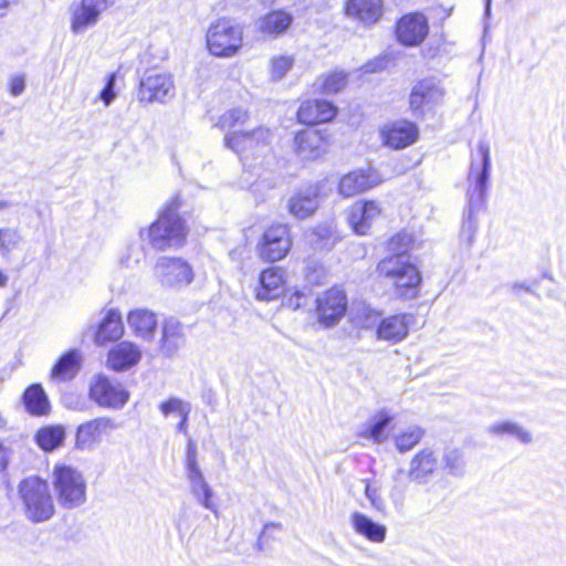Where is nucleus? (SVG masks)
I'll return each instance as SVG.
<instances>
[{"label": "nucleus", "mask_w": 566, "mask_h": 566, "mask_svg": "<svg viewBox=\"0 0 566 566\" xmlns=\"http://www.w3.org/2000/svg\"><path fill=\"white\" fill-rule=\"evenodd\" d=\"M491 170V149L486 140H479L471 153V164L468 172V209L464 213L460 240L470 245L478 230V212L483 208Z\"/></svg>", "instance_id": "nucleus-1"}, {"label": "nucleus", "mask_w": 566, "mask_h": 566, "mask_svg": "<svg viewBox=\"0 0 566 566\" xmlns=\"http://www.w3.org/2000/svg\"><path fill=\"white\" fill-rule=\"evenodd\" d=\"M179 208L180 201L178 197L169 200L158 219L147 229H140V239L145 240L147 238L149 244L160 251L182 245L188 230L184 220L178 214Z\"/></svg>", "instance_id": "nucleus-2"}, {"label": "nucleus", "mask_w": 566, "mask_h": 566, "mask_svg": "<svg viewBox=\"0 0 566 566\" xmlns=\"http://www.w3.org/2000/svg\"><path fill=\"white\" fill-rule=\"evenodd\" d=\"M18 496L24 517L32 523H44L55 514V504L49 483L35 475L23 479Z\"/></svg>", "instance_id": "nucleus-3"}, {"label": "nucleus", "mask_w": 566, "mask_h": 566, "mask_svg": "<svg viewBox=\"0 0 566 566\" xmlns=\"http://www.w3.org/2000/svg\"><path fill=\"white\" fill-rule=\"evenodd\" d=\"M378 273L387 279L401 297H415L421 275L408 255H390L377 265Z\"/></svg>", "instance_id": "nucleus-4"}, {"label": "nucleus", "mask_w": 566, "mask_h": 566, "mask_svg": "<svg viewBox=\"0 0 566 566\" xmlns=\"http://www.w3.org/2000/svg\"><path fill=\"white\" fill-rule=\"evenodd\" d=\"M52 484L61 507L73 510L86 502V480L84 474L71 465H55Z\"/></svg>", "instance_id": "nucleus-5"}, {"label": "nucleus", "mask_w": 566, "mask_h": 566, "mask_svg": "<svg viewBox=\"0 0 566 566\" xmlns=\"http://www.w3.org/2000/svg\"><path fill=\"white\" fill-rule=\"evenodd\" d=\"M206 44L213 56L233 57L243 46V28L234 20L218 19L207 30Z\"/></svg>", "instance_id": "nucleus-6"}, {"label": "nucleus", "mask_w": 566, "mask_h": 566, "mask_svg": "<svg viewBox=\"0 0 566 566\" xmlns=\"http://www.w3.org/2000/svg\"><path fill=\"white\" fill-rule=\"evenodd\" d=\"M186 478L189 490L195 500L205 509L218 515V506L213 502V491L206 481L198 464L197 446L192 439H188L186 452Z\"/></svg>", "instance_id": "nucleus-7"}, {"label": "nucleus", "mask_w": 566, "mask_h": 566, "mask_svg": "<svg viewBox=\"0 0 566 566\" xmlns=\"http://www.w3.org/2000/svg\"><path fill=\"white\" fill-rule=\"evenodd\" d=\"M91 400L102 408L122 409L129 400V392L117 380L104 374H97L90 381Z\"/></svg>", "instance_id": "nucleus-8"}, {"label": "nucleus", "mask_w": 566, "mask_h": 566, "mask_svg": "<svg viewBox=\"0 0 566 566\" xmlns=\"http://www.w3.org/2000/svg\"><path fill=\"white\" fill-rule=\"evenodd\" d=\"M117 429V422L105 416L85 421L76 429L75 448L81 451H92L103 438L109 437Z\"/></svg>", "instance_id": "nucleus-9"}, {"label": "nucleus", "mask_w": 566, "mask_h": 566, "mask_svg": "<svg viewBox=\"0 0 566 566\" xmlns=\"http://www.w3.org/2000/svg\"><path fill=\"white\" fill-rule=\"evenodd\" d=\"M175 95L172 76L166 72L147 71L140 80L138 99L146 103H165Z\"/></svg>", "instance_id": "nucleus-10"}, {"label": "nucleus", "mask_w": 566, "mask_h": 566, "mask_svg": "<svg viewBox=\"0 0 566 566\" xmlns=\"http://www.w3.org/2000/svg\"><path fill=\"white\" fill-rule=\"evenodd\" d=\"M331 147L326 133L318 129H303L296 133L293 150L301 161H315L324 157Z\"/></svg>", "instance_id": "nucleus-11"}, {"label": "nucleus", "mask_w": 566, "mask_h": 566, "mask_svg": "<svg viewBox=\"0 0 566 566\" xmlns=\"http://www.w3.org/2000/svg\"><path fill=\"white\" fill-rule=\"evenodd\" d=\"M446 91L440 81L430 77L418 82L409 96V105L415 114L423 115L443 103Z\"/></svg>", "instance_id": "nucleus-12"}, {"label": "nucleus", "mask_w": 566, "mask_h": 566, "mask_svg": "<svg viewBox=\"0 0 566 566\" xmlns=\"http://www.w3.org/2000/svg\"><path fill=\"white\" fill-rule=\"evenodd\" d=\"M155 275L161 285L180 287L191 283L192 269L181 259L161 256L155 265Z\"/></svg>", "instance_id": "nucleus-13"}, {"label": "nucleus", "mask_w": 566, "mask_h": 566, "mask_svg": "<svg viewBox=\"0 0 566 566\" xmlns=\"http://www.w3.org/2000/svg\"><path fill=\"white\" fill-rule=\"evenodd\" d=\"M326 182L323 179L297 190L289 200V212L297 219L311 217L318 208V199Z\"/></svg>", "instance_id": "nucleus-14"}, {"label": "nucleus", "mask_w": 566, "mask_h": 566, "mask_svg": "<svg viewBox=\"0 0 566 566\" xmlns=\"http://www.w3.org/2000/svg\"><path fill=\"white\" fill-rule=\"evenodd\" d=\"M317 317L326 326L337 324L347 311V300L344 291L331 289L316 298Z\"/></svg>", "instance_id": "nucleus-15"}, {"label": "nucleus", "mask_w": 566, "mask_h": 566, "mask_svg": "<svg viewBox=\"0 0 566 566\" xmlns=\"http://www.w3.org/2000/svg\"><path fill=\"white\" fill-rule=\"evenodd\" d=\"M291 238L287 226H271L263 234L260 254L268 261L275 262L283 259L291 249Z\"/></svg>", "instance_id": "nucleus-16"}, {"label": "nucleus", "mask_w": 566, "mask_h": 566, "mask_svg": "<svg viewBox=\"0 0 566 566\" xmlns=\"http://www.w3.org/2000/svg\"><path fill=\"white\" fill-rule=\"evenodd\" d=\"M381 208L374 200H358L347 210V221L356 234H368L374 222L380 217Z\"/></svg>", "instance_id": "nucleus-17"}, {"label": "nucleus", "mask_w": 566, "mask_h": 566, "mask_svg": "<svg viewBox=\"0 0 566 566\" xmlns=\"http://www.w3.org/2000/svg\"><path fill=\"white\" fill-rule=\"evenodd\" d=\"M344 14L347 19L369 28L382 17V0H345Z\"/></svg>", "instance_id": "nucleus-18"}, {"label": "nucleus", "mask_w": 566, "mask_h": 566, "mask_svg": "<svg viewBox=\"0 0 566 566\" xmlns=\"http://www.w3.org/2000/svg\"><path fill=\"white\" fill-rule=\"evenodd\" d=\"M428 31V19L420 12L405 14L396 28L398 41L408 46L420 44L426 39Z\"/></svg>", "instance_id": "nucleus-19"}, {"label": "nucleus", "mask_w": 566, "mask_h": 566, "mask_svg": "<svg viewBox=\"0 0 566 566\" xmlns=\"http://www.w3.org/2000/svg\"><path fill=\"white\" fill-rule=\"evenodd\" d=\"M379 134L384 145L392 149H402L417 140L418 128L411 122L396 120L385 124Z\"/></svg>", "instance_id": "nucleus-20"}, {"label": "nucleus", "mask_w": 566, "mask_h": 566, "mask_svg": "<svg viewBox=\"0 0 566 566\" xmlns=\"http://www.w3.org/2000/svg\"><path fill=\"white\" fill-rule=\"evenodd\" d=\"M126 324L134 337L148 343L155 339L158 328V316L151 310L136 307L127 313Z\"/></svg>", "instance_id": "nucleus-21"}, {"label": "nucleus", "mask_w": 566, "mask_h": 566, "mask_svg": "<svg viewBox=\"0 0 566 566\" xmlns=\"http://www.w3.org/2000/svg\"><path fill=\"white\" fill-rule=\"evenodd\" d=\"M382 179L377 170L358 169L343 176L338 182V192L345 198L353 197L381 184Z\"/></svg>", "instance_id": "nucleus-22"}, {"label": "nucleus", "mask_w": 566, "mask_h": 566, "mask_svg": "<svg viewBox=\"0 0 566 566\" xmlns=\"http://www.w3.org/2000/svg\"><path fill=\"white\" fill-rule=\"evenodd\" d=\"M142 356V348L138 344L122 340L108 350L106 367L114 371H125L135 367L140 361Z\"/></svg>", "instance_id": "nucleus-23"}, {"label": "nucleus", "mask_w": 566, "mask_h": 566, "mask_svg": "<svg viewBox=\"0 0 566 566\" xmlns=\"http://www.w3.org/2000/svg\"><path fill=\"white\" fill-rule=\"evenodd\" d=\"M108 7V0H82L81 4L72 10L71 29L74 33H82L97 23L99 14Z\"/></svg>", "instance_id": "nucleus-24"}, {"label": "nucleus", "mask_w": 566, "mask_h": 566, "mask_svg": "<svg viewBox=\"0 0 566 566\" xmlns=\"http://www.w3.org/2000/svg\"><path fill=\"white\" fill-rule=\"evenodd\" d=\"M410 316L408 314H394L381 317L377 325L375 336L377 340L397 344L403 340L409 333Z\"/></svg>", "instance_id": "nucleus-25"}, {"label": "nucleus", "mask_w": 566, "mask_h": 566, "mask_svg": "<svg viewBox=\"0 0 566 566\" xmlns=\"http://www.w3.org/2000/svg\"><path fill=\"white\" fill-rule=\"evenodd\" d=\"M286 273L281 268H269L260 273L259 284L255 287V297L259 301H272L280 297L285 291Z\"/></svg>", "instance_id": "nucleus-26"}, {"label": "nucleus", "mask_w": 566, "mask_h": 566, "mask_svg": "<svg viewBox=\"0 0 566 566\" xmlns=\"http://www.w3.org/2000/svg\"><path fill=\"white\" fill-rule=\"evenodd\" d=\"M185 344L186 336L180 322L174 317L166 318L161 324V334L158 342L160 353L165 357H174Z\"/></svg>", "instance_id": "nucleus-27"}, {"label": "nucleus", "mask_w": 566, "mask_h": 566, "mask_svg": "<svg viewBox=\"0 0 566 566\" xmlns=\"http://www.w3.org/2000/svg\"><path fill=\"white\" fill-rule=\"evenodd\" d=\"M336 113L337 108L333 103L324 99H310L301 104L297 118L303 124L315 125L332 120Z\"/></svg>", "instance_id": "nucleus-28"}, {"label": "nucleus", "mask_w": 566, "mask_h": 566, "mask_svg": "<svg viewBox=\"0 0 566 566\" xmlns=\"http://www.w3.org/2000/svg\"><path fill=\"white\" fill-rule=\"evenodd\" d=\"M354 532L370 543H384L387 535L386 525L375 522L361 512H354L349 517Z\"/></svg>", "instance_id": "nucleus-29"}, {"label": "nucleus", "mask_w": 566, "mask_h": 566, "mask_svg": "<svg viewBox=\"0 0 566 566\" xmlns=\"http://www.w3.org/2000/svg\"><path fill=\"white\" fill-rule=\"evenodd\" d=\"M124 335L122 314L116 308L106 312L95 335V343L99 346L108 342H116Z\"/></svg>", "instance_id": "nucleus-30"}, {"label": "nucleus", "mask_w": 566, "mask_h": 566, "mask_svg": "<svg viewBox=\"0 0 566 566\" xmlns=\"http://www.w3.org/2000/svg\"><path fill=\"white\" fill-rule=\"evenodd\" d=\"M81 365V353L76 349H71L62 355L52 367L50 378L56 382L72 380L78 374Z\"/></svg>", "instance_id": "nucleus-31"}, {"label": "nucleus", "mask_w": 566, "mask_h": 566, "mask_svg": "<svg viewBox=\"0 0 566 566\" xmlns=\"http://www.w3.org/2000/svg\"><path fill=\"white\" fill-rule=\"evenodd\" d=\"M438 467V460L430 449H422L410 461L409 478L419 483H424L433 474Z\"/></svg>", "instance_id": "nucleus-32"}, {"label": "nucleus", "mask_w": 566, "mask_h": 566, "mask_svg": "<svg viewBox=\"0 0 566 566\" xmlns=\"http://www.w3.org/2000/svg\"><path fill=\"white\" fill-rule=\"evenodd\" d=\"M293 17L283 10H274L260 18L256 22L258 31L268 36H280L290 28Z\"/></svg>", "instance_id": "nucleus-33"}, {"label": "nucleus", "mask_w": 566, "mask_h": 566, "mask_svg": "<svg viewBox=\"0 0 566 566\" xmlns=\"http://www.w3.org/2000/svg\"><path fill=\"white\" fill-rule=\"evenodd\" d=\"M350 323L360 329L376 332L381 314L365 302H354L348 308Z\"/></svg>", "instance_id": "nucleus-34"}, {"label": "nucleus", "mask_w": 566, "mask_h": 566, "mask_svg": "<svg viewBox=\"0 0 566 566\" xmlns=\"http://www.w3.org/2000/svg\"><path fill=\"white\" fill-rule=\"evenodd\" d=\"M23 405L32 416H45L50 412L49 398L40 384L29 386L22 397Z\"/></svg>", "instance_id": "nucleus-35"}, {"label": "nucleus", "mask_w": 566, "mask_h": 566, "mask_svg": "<svg viewBox=\"0 0 566 566\" xmlns=\"http://www.w3.org/2000/svg\"><path fill=\"white\" fill-rule=\"evenodd\" d=\"M348 74L343 70H333L316 78L313 88L317 93L331 95L343 91L347 85Z\"/></svg>", "instance_id": "nucleus-36"}, {"label": "nucleus", "mask_w": 566, "mask_h": 566, "mask_svg": "<svg viewBox=\"0 0 566 566\" xmlns=\"http://www.w3.org/2000/svg\"><path fill=\"white\" fill-rule=\"evenodd\" d=\"M488 432L495 437H513L524 444H528L533 440L532 433L525 427L512 420L494 422L489 426Z\"/></svg>", "instance_id": "nucleus-37"}, {"label": "nucleus", "mask_w": 566, "mask_h": 566, "mask_svg": "<svg viewBox=\"0 0 566 566\" xmlns=\"http://www.w3.org/2000/svg\"><path fill=\"white\" fill-rule=\"evenodd\" d=\"M392 419L394 417L390 415L388 410H380L370 419V421L361 432V436L364 438L371 439L377 443L384 442L388 437L387 428L392 421Z\"/></svg>", "instance_id": "nucleus-38"}, {"label": "nucleus", "mask_w": 566, "mask_h": 566, "mask_svg": "<svg viewBox=\"0 0 566 566\" xmlns=\"http://www.w3.org/2000/svg\"><path fill=\"white\" fill-rule=\"evenodd\" d=\"M295 57L293 54H273L268 62V75L271 82H281L294 67Z\"/></svg>", "instance_id": "nucleus-39"}, {"label": "nucleus", "mask_w": 566, "mask_h": 566, "mask_svg": "<svg viewBox=\"0 0 566 566\" xmlns=\"http://www.w3.org/2000/svg\"><path fill=\"white\" fill-rule=\"evenodd\" d=\"M65 439V429L63 426H46L41 428L35 436L38 446L46 452L61 447Z\"/></svg>", "instance_id": "nucleus-40"}, {"label": "nucleus", "mask_w": 566, "mask_h": 566, "mask_svg": "<svg viewBox=\"0 0 566 566\" xmlns=\"http://www.w3.org/2000/svg\"><path fill=\"white\" fill-rule=\"evenodd\" d=\"M249 118V113L245 108L239 106L224 112L216 122L214 126L220 130L229 133L237 130L235 128L243 125Z\"/></svg>", "instance_id": "nucleus-41"}, {"label": "nucleus", "mask_w": 566, "mask_h": 566, "mask_svg": "<svg viewBox=\"0 0 566 566\" xmlns=\"http://www.w3.org/2000/svg\"><path fill=\"white\" fill-rule=\"evenodd\" d=\"M423 437V430L418 426H410L395 436V446L399 452H407L416 447Z\"/></svg>", "instance_id": "nucleus-42"}, {"label": "nucleus", "mask_w": 566, "mask_h": 566, "mask_svg": "<svg viewBox=\"0 0 566 566\" xmlns=\"http://www.w3.org/2000/svg\"><path fill=\"white\" fill-rule=\"evenodd\" d=\"M365 486V496L370 503V506L378 513L385 514L387 505L381 495V485L376 480H363Z\"/></svg>", "instance_id": "nucleus-43"}, {"label": "nucleus", "mask_w": 566, "mask_h": 566, "mask_svg": "<svg viewBox=\"0 0 566 566\" xmlns=\"http://www.w3.org/2000/svg\"><path fill=\"white\" fill-rule=\"evenodd\" d=\"M394 484L389 492V497L392 504L400 509L405 501V493L408 486L407 475L403 470H397L392 475Z\"/></svg>", "instance_id": "nucleus-44"}, {"label": "nucleus", "mask_w": 566, "mask_h": 566, "mask_svg": "<svg viewBox=\"0 0 566 566\" xmlns=\"http://www.w3.org/2000/svg\"><path fill=\"white\" fill-rule=\"evenodd\" d=\"M250 137H248L247 132L233 130L226 133L223 138L224 147L234 151L238 155H242L249 151L248 142Z\"/></svg>", "instance_id": "nucleus-45"}, {"label": "nucleus", "mask_w": 566, "mask_h": 566, "mask_svg": "<svg viewBox=\"0 0 566 566\" xmlns=\"http://www.w3.org/2000/svg\"><path fill=\"white\" fill-rule=\"evenodd\" d=\"M22 241L20 233L10 228L0 229V254L7 258Z\"/></svg>", "instance_id": "nucleus-46"}, {"label": "nucleus", "mask_w": 566, "mask_h": 566, "mask_svg": "<svg viewBox=\"0 0 566 566\" xmlns=\"http://www.w3.org/2000/svg\"><path fill=\"white\" fill-rule=\"evenodd\" d=\"M146 252L144 247L138 242H133L126 245L120 255V263L126 268H134L139 264L145 258Z\"/></svg>", "instance_id": "nucleus-47"}, {"label": "nucleus", "mask_w": 566, "mask_h": 566, "mask_svg": "<svg viewBox=\"0 0 566 566\" xmlns=\"http://www.w3.org/2000/svg\"><path fill=\"white\" fill-rule=\"evenodd\" d=\"M333 234L334 228L332 223L319 224L308 233V241L313 245L325 248L329 244Z\"/></svg>", "instance_id": "nucleus-48"}, {"label": "nucleus", "mask_w": 566, "mask_h": 566, "mask_svg": "<svg viewBox=\"0 0 566 566\" xmlns=\"http://www.w3.org/2000/svg\"><path fill=\"white\" fill-rule=\"evenodd\" d=\"M413 239L407 232H399L390 238L388 250L392 255H407V251L412 247Z\"/></svg>", "instance_id": "nucleus-49"}, {"label": "nucleus", "mask_w": 566, "mask_h": 566, "mask_svg": "<svg viewBox=\"0 0 566 566\" xmlns=\"http://www.w3.org/2000/svg\"><path fill=\"white\" fill-rule=\"evenodd\" d=\"M247 133L248 137H250V140L248 142L249 151H252L260 146L269 145L273 138L272 132L265 127H258Z\"/></svg>", "instance_id": "nucleus-50"}, {"label": "nucleus", "mask_w": 566, "mask_h": 566, "mask_svg": "<svg viewBox=\"0 0 566 566\" xmlns=\"http://www.w3.org/2000/svg\"><path fill=\"white\" fill-rule=\"evenodd\" d=\"M444 467L450 474L460 475L463 473L464 461L462 453L457 449L448 450L443 457Z\"/></svg>", "instance_id": "nucleus-51"}, {"label": "nucleus", "mask_w": 566, "mask_h": 566, "mask_svg": "<svg viewBox=\"0 0 566 566\" xmlns=\"http://www.w3.org/2000/svg\"><path fill=\"white\" fill-rule=\"evenodd\" d=\"M6 86L12 97L21 96L27 88V74L24 72L11 73L7 78Z\"/></svg>", "instance_id": "nucleus-52"}, {"label": "nucleus", "mask_w": 566, "mask_h": 566, "mask_svg": "<svg viewBox=\"0 0 566 566\" xmlns=\"http://www.w3.org/2000/svg\"><path fill=\"white\" fill-rule=\"evenodd\" d=\"M308 290L289 289L284 291V305L291 310L302 307L308 298Z\"/></svg>", "instance_id": "nucleus-53"}, {"label": "nucleus", "mask_w": 566, "mask_h": 566, "mask_svg": "<svg viewBox=\"0 0 566 566\" xmlns=\"http://www.w3.org/2000/svg\"><path fill=\"white\" fill-rule=\"evenodd\" d=\"M160 411L164 416L176 413L179 416H188L190 412V405L178 398H171L160 403Z\"/></svg>", "instance_id": "nucleus-54"}, {"label": "nucleus", "mask_w": 566, "mask_h": 566, "mask_svg": "<svg viewBox=\"0 0 566 566\" xmlns=\"http://www.w3.org/2000/svg\"><path fill=\"white\" fill-rule=\"evenodd\" d=\"M115 74H111L107 78V83L105 87L102 90L99 97L104 102L105 106H109L112 102L115 99Z\"/></svg>", "instance_id": "nucleus-55"}, {"label": "nucleus", "mask_w": 566, "mask_h": 566, "mask_svg": "<svg viewBox=\"0 0 566 566\" xmlns=\"http://www.w3.org/2000/svg\"><path fill=\"white\" fill-rule=\"evenodd\" d=\"M281 530L282 525L280 523L271 522L265 524L260 534L259 542L262 543L270 538H273L275 534L279 533Z\"/></svg>", "instance_id": "nucleus-56"}, {"label": "nucleus", "mask_w": 566, "mask_h": 566, "mask_svg": "<svg viewBox=\"0 0 566 566\" xmlns=\"http://www.w3.org/2000/svg\"><path fill=\"white\" fill-rule=\"evenodd\" d=\"M11 454V449L3 441H0V471L7 469Z\"/></svg>", "instance_id": "nucleus-57"}, {"label": "nucleus", "mask_w": 566, "mask_h": 566, "mask_svg": "<svg viewBox=\"0 0 566 566\" xmlns=\"http://www.w3.org/2000/svg\"><path fill=\"white\" fill-rule=\"evenodd\" d=\"M180 421L177 426V430L184 433H187V420L188 416H179Z\"/></svg>", "instance_id": "nucleus-58"}, {"label": "nucleus", "mask_w": 566, "mask_h": 566, "mask_svg": "<svg viewBox=\"0 0 566 566\" xmlns=\"http://www.w3.org/2000/svg\"><path fill=\"white\" fill-rule=\"evenodd\" d=\"M13 0H0V15L3 14V10L12 2Z\"/></svg>", "instance_id": "nucleus-59"}, {"label": "nucleus", "mask_w": 566, "mask_h": 566, "mask_svg": "<svg viewBox=\"0 0 566 566\" xmlns=\"http://www.w3.org/2000/svg\"><path fill=\"white\" fill-rule=\"evenodd\" d=\"M7 282H8V276L6 274H3L2 271L0 270V287L6 286Z\"/></svg>", "instance_id": "nucleus-60"}, {"label": "nucleus", "mask_w": 566, "mask_h": 566, "mask_svg": "<svg viewBox=\"0 0 566 566\" xmlns=\"http://www.w3.org/2000/svg\"><path fill=\"white\" fill-rule=\"evenodd\" d=\"M365 71H366V72H374V71H375V69L371 66V64H370V63H368V64H366V65H365Z\"/></svg>", "instance_id": "nucleus-61"}, {"label": "nucleus", "mask_w": 566, "mask_h": 566, "mask_svg": "<svg viewBox=\"0 0 566 566\" xmlns=\"http://www.w3.org/2000/svg\"><path fill=\"white\" fill-rule=\"evenodd\" d=\"M9 205L6 201H0V210L7 208Z\"/></svg>", "instance_id": "nucleus-62"}, {"label": "nucleus", "mask_w": 566, "mask_h": 566, "mask_svg": "<svg viewBox=\"0 0 566 566\" xmlns=\"http://www.w3.org/2000/svg\"><path fill=\"white\" fill-rule=\"evenodd\" d=\"M490 2H491V0H488V1H486V8H485V12H486V14H489V13H490Z\"/></svg>", "instance_id": "nucleus-63"}]
</instances>
